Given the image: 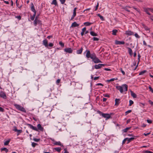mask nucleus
<instances>
[{
  "instance_id": "13",
  "label": "nucleus",
  "mask_w": 153,
  "mask_h": 153,
  "mask_svg": "<svg viewBox=\"0 0 153 153\" xmlns=\"http://www.w3.org/2000/svg\"><path fill=\"white\" fill-rule=\"evenodd\" d=\"M125 33L126 35L128 36L133 35L134 34V33L130 30L126 31Z\"/></svg>"
},
{
  "instance_id": "17",
  "label": "nucleus",
  "mask_w": 153,
  "mask_h": 153,
  "mask_svg": "<svg viewBox=\"0 0 153 153\" xmlns=\"http://www.w3.org/2000/svg\"><path fill=\"white\" fill-rule=\"evenodd\" d=\"M127 138L126 141H127V143H130L131 140L134 139V138L133 137L130 138Z\"/></svg>"
},
{
  "instance_id": "37",
  "label": "nucleus",
  "mask_w": 153,
  "mask_h": 153,
  "mask_svg": "<svg viewBox=\"0 0 153 153\" xmlns=\"http://www.w3.org/2000/svg\"><path fill=\"white\" fill-rule=\"evenodd\" d=\"M33 140L35 142H38L40 140V139H39L34 138L33 139Z\"/></svg>"
},
{
  "instance_id": "33",
  "label": "nucleus",
  "mask_w": 153,
  "mask_h": 153,
  "mask_svg": "<svg viewBox=\"0 0 153 153\" xmlns=\"http://www.w3.org/2000/svg\"><path fill=\"white\" fill-rule=\"evenodd\" d=\"M146 72V70H143V71L140 72L139 74V75H143Z\"/></svg>"
},
{
  "instance_id": "57",
  "label": "nucleus",
  "mask_w": 153,
  "mask_h": 153,
  "mask_svg": "<svg viewBox=\"0 0 153 153\" xmlns=\"http://www.w3.org/2000/svg\"><path fill=\"white\" fill-rule=\"evenodd\" d=\"M99 76L95 77L94 78V80H97L99 78Z\"/></svg>"
},
{
  "instance_id": "51",
  "label": "nucleus",
  "mask_w": 153,
  "mask_h": 153,
  "mask_svg": "<svg viewBox=\"0 0 153 153\" xmlns=\"http://www.w3.org/2000/svg\"><path fill=\"white\" fill-rule=\"evenodd\" d=\"M144 28H145V29L146 30H149V28H148V27H146V26H144Z\"/></svg>"
},
{
  "instance_id": "14",
  "label": "nucleus",
  "mask_w": 153,
  "mask_h": 153,
  "mask_svg": "<svg viewBox=\"0 0 153 153\" xmlns=\"http://www.w3.org/2000/svg\"><path fill=\"white\" fill-rule=\"evenodd\" d=\"M120 102V99H116L115 100V105L118 106Z\"/></svg>"
},
{
  "instance_id": "36",
  "label": "nucleus",
  "mask_w": 153,
  "mask_h": 153,
  "mask_svg": "<svg viewBox=\"0 0 153 153\" xmlns=\"http://www.w3.org/2000/svg\"><path fill=\"white\" fill-rule=\"evenodd\" d=\"M116 79H115V78H112V79H110L108 80H107V81L109 82H111V81H114L115 80H116Z\"/></svg>"
},
{
  "instance_id": "64",
  "label": "nucleus",
  "mask_w": 153,
  "mask_h": 153,
  "mask_svg": "<svg viewBox=\"0 0 153 153\" xmlns=\"http://www.w3.org/2000/svg\"><path fill=\"white\" fill-rule=\"evenodd\" d=\"M107 99H106V98H103V99H102V101L103 102H105L106 100Z\"/></svg>"
},
{
  "instance_id": "54",
  "label": "nucleus",
  "mask_w": 153,
  "mask_h": 153,
  "mask_svg": "<svg viewBox=\"0 0 153 153\" xmlns=\"http://www.w3.org/2000/svg\"><path fill=\"white\" fill-rule=\"evenodd\" d=\"M149 103L151 104L152 105H153V102L151 100H149Z\"/></svg>"
},
{
  "instance_id": "23",
  "label": "nucleus",
  "mask_w": 153,
  "mask_h": 153,
  "mask_svg": "<svg viewBox=\"0 0 153 153\" xmlns=\"http://www.w3.org/2000/svg\"><path fill=\"white\" fill-rule=\"evenodd\" d=\"M128 48L129 54L130 56H131L133 54L132 51L131 49L129 48Z\"/></svg>"
},
{
  "instance_id": "53",
  "label": "nucleus",
  "mask_w": 153,
  "mask_h": 153,
  "mask_svg": "<svg viewBox=\"0 0 153 153\" xmlns=\"http://www.w3.org/2000/svg\"><path fill=\"white\" fill-rule=\"evenodd\" d=\"M120 70H121V72H122V74H123V75H125V72H124L123 71V70H122V68H121V69H120Z\"/></svg>"
},
{
  "instance_id": "8",
  "label": "nucleus",
  "mask_w": 153,
  "mask_h": 153,
  "mask_svg": "<svg viewBox=\"0 0 153 153\" xmlns=\"http://www.w3.org/2000/svg\"><path fill=\"white\" fill-rule=\"evenodd\" d=\"M104 65L103 64H99L98 65H96L94 66V68L96 69H99L103 66H104Z\"/></svg>"
},
{
  "instance_id": "35",
  "label": "nucleus",
  "mask_w": 153,
  "mask_h": 153,
  "mask_svg": "<svg viewBox=\"0 0 153 153\" xmlns=\"http://www.w3.org/2000/svg\"><path fill=\"white\" fill-rule=\"evenodd\" d=\"M129 106H131L132 104H133L134 102L132 100H130L129 101Z\"/></svg>"
},
{
  "instance_id": "22",
  "label": "nucleus",
  "mask_w": 153,
  "mask_h": 153,
  "mask_svg": "<svg viewBox=\"0 0 153 153\" xmlns=\"http://www.w3.org/2000/svg\"><path fill=\"white\" fill-rule=\"evenodd\" d=\"M131 96L134 98H135L137 97V95L135 94L132 91H131Z\"/></svg>"
},
{
  "instance_id": "27",
  "label": "nucleus",
  "mask_w": 153,
  "mask_h": 153,
  "mask_svg": "<svg viewBox=\"0 0 153 153\" xmlns=\"http://www.w3.org/2000/svg\"><path fill=\"white\" fill-rule=\"evenodd\" d=\"M92 24V23H90L89 22H85L84 23V25L86 26H89Z\"/></svg>"
},
{
  "instance_id": "42",
  "label": "nucleus",
  "mask_w": 153,
  "mask_h": 153,
  "mask_svg": "<svg viewBox=\"0 0 153 153\" xmlns=\"http://www.w3.org/2000/svg\"><path fill=\"white\" fill-rule=\"evenodd\" d=\"M93 40L94 41H98L99 40V39L97 37H94L93 38Z\"/></svg>"
},
{
  "instance_id": "48",
  "label": "nucleus",
  "mask_w": 153,
  "mask_h": 153,
  "mask_svg": "<svg viewBox=\"0 0 153 153\" xmlns=\"http://www.w3.org/2000/svg\"><path fill=\"white\" fill-rule=\"evenodd\" d=\"M16 18H17L19 20H20V19H21V17L20 16H16Z\"/></svg>"
},
{
  "instance_id": "9",
  "label": "nucleus",
  "mask_w": 153,
  "mask_h": 153,
  "mask_svg": "<svg viewBox=\"0 0 153 153\" xmlns=\"http://www.w3.org/2000/svg\"><path fill=\"white\" fill-rule=\"evenodd\" d=\"M37 24L41 25V21L39 19L34 20V25L35 26H36Z\"/></svg>"
},
{
  "instance_id": "56",
  "label": "nucleus",
  "mask_w": 153,
  "mask_h": 153,
  "mask_svg": "<svg viewBox=\"0 0 153 153\" xmlns=\"http://www.w3.org/2000/svg\"><path fill=\"white\" fill-rule=\"evenodd\" d=\"M86 28L85 27L82 28V31L85 32L86 31Z\"/></svg>"
},
{
  "instance_id": "32",
  "label": "nucleus",
  "mask_w": 153,
  "mask_h": 153,
  "mask_svg": "<svg viewBox=\"0 0 153 153\" xmlns=\"http://www.w3.org/2000/svg\"><path fill=\"white\" fill-rule=\"evenodd\" d=\"M97 16L100 18V19L102 20L103 21L104 20V18L102 16H101L100 14L98 13L97 14Z\"/></svg>"
},
{
  "instance_id": "3",
  "label": "nucleus",
  "mask_w": 153,
  "mask_h": 153,
  "mask_svg": "<svg viewBox=\"0 0 153 153\" xmlns=\"http://www.w3.org/2000/svg\"><path fill=\"white\" fill-rule=\"evenodd\" d=\"M28 125L30 128L36 131H38L39 130L41 131H43L44 130L43 127L40 124H39L37 125V128L33 126L30 124H28Z\"/></svg>"
},
{
  "instance_id": "5",
  "label": "nucleus",
  "mask_w": 153,
  "mask_h": 153,
  "mask_svg": "<svg viewBox=\"0 0 153 153\" xmlns=\"http://www.w3.org/2000/svg\"><path fill=\"white\" fill-rule=\"evenodd\" d=\"M14 105L17 110L24 113L26 112V109L20 105L15 104H14Z\"/></svg>"
},
{
  "instance_id": "29",
  "label": "nucleus",
  "mask_w": 153,
  "mask_h": 153,
  "mask_svg": "<svg viewBox=\"0 0 153 153\" xmlns=\"http://www.w3.org/2000/svg\"><path fill=\"white\" fill-rule=\"evenodd\" d=\"M131 128V127L126 128L124 129H123V131L124 132H127V131L128 130V129H130Z\"/></svg>"
},
{
  "instance_id": "18",
  "label": "nucleus",
  "mask_w": 153,
  "mask_h": 153,
  "mask_svg": "<svg viewBox=\"0 0 153 153\" xmlns=\"http://www.w3.org/2000/svg\"><path fill=\"white\" fill-rule=\"evenodd\" d=\"M83 50V48L82 47L76 51V53L77 54H81L82 53Z\"/></svg>"
},
{
  "instance_id": "47",
  "label": "nucleus",
  "mask_w": 153,
  "mask_h": 153,
  "mask_svg": "<svg viewBox=\"0 0 153 153\" xmlns=\"http://www.w3.org/2000/svg\"><path fill=\"white\" fill-rule=\"evenodd\" d=\"M60 81V79H58L56 82V83L57 84H58L59 83Z\"/></svg>"
},
{
  "instance_id": "6",
  "label": "nucleus",
  "mask_w": 153,
  "mask_h": 153,
  "mask_svg": "<svg viewBox=\"0 0 153 153\" xmlns=\"http://www.w3.org/2000/svg\"><path fill=\"white\" fill-rule=\"evenodd\" d=\"M97 112L98 113L102 115L103 117L106 118L107 120L109 119L111 117L110 115L108 114L103 113L99 110L97 111Z\"/></svg>"
},
{
  "instance_id": "43",
  "label": "nucleus",
  "mask_w": 153,
  "mask_h": 153,
  "mask_svg": "<svg viewBox=\"0 0 153 153\" xmlns=\"http://www.w3.org/2000/svg\"><path fill=\"white\" fill-rule=\"evenodd\" d=\"M98 6H99V3H98V2H97V5L95 7V11H96L97 10Z\"/></svg>"
},
{
  "instance_id": "10",
  "label": "nucleus",
  "mask_w": 153,
  "mask_h": 153,
  "mask_svg": "<svg viewBox=\"0 0 153 153\" xmlns=\"http://www.w3.org/2000/svg\"><path fill=\"white\" fill-rule=\"evenodd\" d=\"M64 51L67 53H72L73 50L71 48H66L64 49Z\"/></svg>"
},
{
  "instance_id": "25",
  "label": "nucleus",
  "mask_w": 153,
  "mask_h": 153,
  "mask_svg": "<svg viewBox=\"0 0 153 153\" xmlns=\"http://www.w3.org/2000/svg\"><path fill=\"white\" fill-rule=\"evenodd\" d=\"M90 34L93 36H97V33H94L93 31H91L90 32Z\"/></svg>"
},
{
  "instance_id": "28",
  "label": "nucleus",
  "mask_w": 153,
  "mask_h": 153,
  "mask_svg": "<svg viewBox=\"0 0 153 153\" xmlns=\"http://www.w3.org/2000/svg\"><path fill=\"white\" fill-rule=\"evenodd\" d=\"M112 34L114 35H116L117 33V30L116 29L113 30L112 31Z\"/></svg>"
},
{
  "instance_id": "41",
  "label": "nucleus",
  "mask_w": 153,
  "mask_h": 153,
  "mask_svg": "<svg viewBox=\"0 0 153 153\" xmlns=\"http://www.w3.org/2000/svg\"><path fill=\"white\" fill-rule=\"evenodd\" d=\"M134 36H135L136 37L139 38H140V36L138 35L137 33H135L134 34Z\"/></svg>"
},
{
  "instance_id": "58",
  "label": "nucleus",
  "mask_w": 153,
  "mask_h": 153,
  "mask_svg": "<svg viewBox=\"0 0 153 153\" xmlns=\"http://www.w3.org/2000/svg\"><path fill=\"white\" fill-rule=\"evenodd\" d=\"M127 138H125L123 141V142H122V143H124L125 142H126V140H127Z\"/></svg>"
},
{
  "instance_id": "30",
  "label": "nucleus",
  "mask_w": 153,
  "mask_h": 153,
  "mask_svg": "<svg viewBox=\"0 0 153 153\" xmlns=\"http://www.w3.org/2000/svg\"><path fill=\"white\" fill-rule=\"evenodd\" d=\"M4 143H8L10 141V139H8L7 140H4Z\"/></svg>"
},
{
  "instance_id": "2",
  "label": "nucleus",
  "mask_w": 153,
  "mask_h": 153,
  "mask_svg": "<svg viewBox=\"0 0 153 153\" xmlns=\"http://www.w3.org/2000/svg\"><path fill=\"white\" fill-rule=\"evenodd\" d=\"M116 88L121 93H122L123 92L127 91H128V86L126 84H124L121 86H117Z\"/></svg>"
},
{
  "instance_id": "52",
  "label": "nucleus",
  "mask_w": 153,
  "mask_h": 153,
  "mask_svg": "<svg viewBox=\"0 0 153 153\" xmlns=\"http://www.w3.org/2000/svg\"><path fill=\"white\" fill-rule=\"evenodd\" d=\"M96 85L97 86H98V85H101L102 86H103V85L101 83H98L96 84Z\"/></svg>"
},
{
  "instance_id": "59",
  "label": "nucleus",
  "mask_w": 153,
  "mask_h": 153,
  "mask_svg": "<svg viewBox=\"0 0 153 153\" xmlns=\"http://www.w3.org/2000/svg\"><path fill=\"white\" fill-rule=\"evenodd\" d=\"M64 153H69L67 151L66 149H64Z\"/></svg>"
},
{
  "instance_id": "46",
  "label": "nucleus",
  "mask_w": 153,
  "mask_h": 153,
  "mask_svg": "<svg viewBox=\"0 0 153 153\" xmlns=\"http://www.w3.org/2000/svg\"><path fill=\"white\" fill-rule=\"evenodd\" d=\"M147 123H151L152 122V121L150 120H147Z\"/></svg>"
},
{
  "instance_id": "16",
  "label": "nucleus",
  "mask_w": 153,
  "mask_h": 153,
  "mask_svg": "<svg viewBox=\"0 0 153 153\" xmlns=\"http://www.w3.org/2000/svg\"><path fill=\"white\" fill-rule=\"evenodd\" d=\"M137 56H138V63H137V65L136 66L135 68L134 69V70H136V69L137 67L138 66V65L139 62V61H140V57H141V56H140V53H138V54Z\"/></svg>"
},
{
  "instance_id": "60",
  "label": "nucleus",
  "mask_w": 153,
  "mask_h": 153,
  "mask_svg": "<svg viewBox=\"0 0 153 153\" xmlns=\"http://www.w3.org/2000/svg\"><path fill=\"white\" fill-rule=\"evenodd\" d=\"M105 70L107 71H110L111 70V69L109 68H105L104 69Z\"/></svg>"
},
{
  "instance_id": "26",
  "label": "nucleus",
  "mask_w": 153,
  "mask_h": 153,
  "mask_svg": "<svg viewBox=\"0 0 153 153\" xmlns=\"http://www.w3.org/2000/svg\"><path fill=\"white\" fill-rule=\"evenodd\" d=\"M1 151H5L6 153H7L8 152V150L5 147L1 148Z\"/></svg>"
},
{
  "instance_id": "19",
  "label": "nucleus",
  "mask_w": 153,
  "mask_h": 153,
  "mask_svg": "<svg viewBox=\"0 0 153 153\" xmlns=\"http://www.w3.org/2000/svg\"><path fill=\"white\" fill-rule=\"evenodd\" d=\"M31 10L33 12H35V11H36L35 9L34 5L33 3H32L31 4Z\"/></svg>"
},
{
  "instance_id": "4",
  "label": "nucleus",
  "mask_w": 153,
  "mask_h": 153,
  "mask_svg": "<svg viewBox=\"0 0 153 153\" xmlns=\"http://www.w3.org/2000/svg\"><path fill=\"white\" fill-rule=\"evenodd\" d=\"M42 44L45 47L49 49H51L54 45L52 43H49L48 45V41L46 39H44L43 41Z\"/></svg>"
},
{
  "instance_id": "7",
  "label": "nucleus",
  "mask_w": 153,
  "mask_h": 153,
  "mask_svg": "<svg viewBox=\"0 0 153 153\" xmlns=\"http://www.w3.org/2000/svg\"><path fill=\"white\" fill-rule=\"evenodd\" d=\"M0 97L5 99L7 98V97L5 94L2 91L0 92Z\"/></svg>"
},
{
  "instance_id": "1",
  "label": "nucleus",
  "mask_w": 153,
  "mask_h": 153,
  "mask_svg": "<svg viewBox=\"0 0 153 153\" xmlns=\"http://www.w3.org/2000/svg\"><path fill=\"white\" fill-rule=\"evenodd\" d=\"M86 57L87 58H90L92 59V61L95 63L101 62V61L97 57L95 53H93L91 54L90 51L88 50H86Z\"/></svg>"
},
{
  "instance_id": "55",
  "label": "nucleus",
  "mask_w": 153,
  "mask_h": 153,
  "mask_svg": "<svg viewBox=\"0 0 153 153\" xmlns=\"http://www.w3.org/2000/svg\"><path fill=\"white\" fill-rule=\"evenodd\" d=\"M133 8V9H135V10H136V11H138V12H139V10L137 8H135L134 7H132Z\"/></svg>"
},
{
  "instance_id": "20",
  "label": "nucleus",
  "mask_w": 153,
  "mask_h": 153,
  "mask_svg": "<svg viewBox=\"0 0 153 153\" xmlns=\"http://www.w3.org/2000/svg\"><path fill=\"white\" fill-rule=\"evenodd\" d=\"M79 25V24H77L76 22H74L72 23L71 25V27H76L78 26Z\"/></svg>"
},
{
  "instance_id": "63",
  "label": "nucleus",
  "mask_w": 153,
  "mask_h": 153,
  "mask_svg": "<svg viewBox=\"0 0 153 153\" xmlns=\"http://www.w3.org/2000/svg\"><path fill=\"white\" fill-rule=\"evenodd\" d=\"M130 121H131V120L130 119H129L128 120H127V122H126L128 124V123H129L130 122Z\"/></svg>"
},
{
  "instance_id": "49",
  "label": "nucleus",
  "mask_w": 153,
  "mask_h": 153,
  "mask_svg": "<svg viewBox=\"0 0 153 153\" xmlns=\"http://www.w3.org/2000/svg\"><path fill=\"white\" fill-rule=\"evenodd\" d=\"M61 3L62 4H63L65 3V0H59Z\"/></svg>"
},
{
  "instance_id": "24",
  "label": "nucleus",
  "mask_w": 153,
  "mask_h": 153,
  "mask_svg": "<svg viewBox=\"0 0 153 153\" xmlns=\"http://www.w3.org/2000/svg\"><path fill=\"white\" fill-rule=\"evenodd\" d=\"M54 149L58 152H60L61 151V147H56L54 148Z\"/></svg>"
},
{
  "instance_id": "34",
  "label": "nucleus",
  "mask_w": 153,
  "mask_h": 153,
  "mask_svg": "<svg viewBox=\"0 0 153 153\" xmlns=\"http://www.w3.org/2000/svg\"><path fill=\"white\" fill-rule=\"evenodd\" d=\"M149 91L153 93V89L150 85L149 86Z\"/></svg>"
},
{
  "instance_id": "61",
  "label": "nucleus",
  "mask_w": 153,
  "mask_h": 153,
  "mask_svg": "<svg viewBox=\"0 0 153 153\" xmlns=\"http://www.w3.org/2000/svg\"><path fill=\"white\" fill-rule=\"evenodd\" d=\"M35 18V17H33V16H31L30 17V19L32 20L33 21L34 20V19Z\"/></svg>"
},
{
  "instance_id": "40",
  "label": "nucleus",
  "mask_w": 153,
  "mask_h": 153,
  "mask_svg": "<svg viewBox=\"0 0 153 153\" xmlns=\"http://www.w3.org/2000/svg\"><path fill=\"white\" fill-rule=\"evenodd\" d=\"M22 130H18L17 131H16L17 132L18 134H19L21 133H22Z\"/></svg>"
},
{
  "instance_id": "31",
  "label": "nucleus",
  "mask_w": 153,
  "mask_h": 153,
  "mask_svg": "<svg viewBox=\"0 0 153 153\" xmlns=\"http://www.w3.org/2000/svg\"><path fill=\"white\" fill-rule=\"evenodd\" d=\"M52 4H54L55 5H57V3L56 0H53V1L51 3Z\"/></svg>"
},
{
  "instance_id": "39",
  "label": "nucleus",
  "mask_w": 153,
  "mask_h": 153,
  "mask_svg": "<svg viewBox=\"0 0 153 153\" xmlns=\"http://www.w3.org/2000/svg\"><path fill=\"white\" fill-rule=\"evenodd\" d=\"M59 44L62 47H63L64 46V44L61 42H59Z\"/></svg>"
},
{
  "instance_id": "38",
  "label": "nucleus",
  "mask_w": 153,
  "mask_h": 153,
  "mask_svg": "<svg viewBox=\"0 0 153 153\" xmlns=\"http://www.w3.org/2000/svg\"><path fill=\"white\" fill-rule=\"evenodd\" d=\"M131 112V110H129L126 111L125 112V114H126V115L127 114H128L129 113H130V112Z\"/></svg>"
},
{
  "instance_id": "11",
  "label": "nucleus",
  "mask_w": 153,
  "mask_h": 153,
  "mask_svg": "<svg viewBox=\"0 0 153 153\" xmlns=\"http://www.w3.org/2000/svg\"><path fill=\"white\" fill-rule=\"evenodd\" d=\"M49 143H61L59 141H56L53 139L50 138L49 140Z\"/></svg>"
},
{
  "instance_id": "21",
  "label": "nucleus",
  "mask_w": 153,
  "mask_h": 153,
  "mask_svg": "<svg viewBox=\"0 0 153 153\" xmlns=\"http://www.w3.org/2000/svg\"><path fill=\"white\" fill-rule=\"evenodd\" d=\"M143 9H144V11L147 13V14H148L149 15H151L150 13L149 12V10L150 9L149 8H143Z\"/></svg>"
},
{
  "instance_id": "62",
  "label": "nucleus",
  "mask_w": 153,
  "mask_h": 153,
  "mask_svg": "<svg viewBox=\"0 0 153 153\" xmlns=\"http://www.w3.org/2000/svg\"><path fill=\"white\" fill-rule=\"evenodd\" d=\"M18 129H17V128L16 127L14 128L13 130L15 131H17Z\"/></svg>"
},
{
  "instance_id": "45",
  "label": "nucleus",
  "mask_w": 153,
  "mask_h": 153,
  "mask_svg": "<svg viewBox=\"0 0 153 153\" xmlns=\"http://www.w3.org/2000/svg\"><path fill=\"white\" fill-rule=\"evenodd\" d=\"M103 95L104 97H110L109 95L108 94H103Z\"/></svg>"
},
{
  "instance_id": "50",
  "label": "nucleus",
  "mask_w": 153,
  "mask_h": 153,
  "mask_svg": "<svg viewBox=\"0 0 153 153\" xmlns=\"http://www.w3.org/2000/svg\"><path fill=\"white\" fill-rule=\"evenodd\" d=\"M0 111L2 112H4V109L0 107Z\"/></svg>"
},
{
  "instance_id": "44",
  "label": "nucleus",
  "mask_w": 153,
  "mask_h": 153,
  "mask_svg": "<svg viewBox=\"0 0 153 153\" xmlns=\"http://www.w3.org/2000/svg\"><path fill=\"white\" fill-rule=\"evenodd\" d=\"M144 152L146 153H152V152L150 151H148V150L144 151Z\"/></svg>"
},
{
  "instance_id": "15",
  "label": "nucleus",
  "mask_w": 153,
  "mask_h": 153,
  "mask_svg": "<svg viewBox=\"0 0 153 153\" xmlns=\"http://www.w3.org/2000/svg\"><path fill=\"white\" fill-rule=\"evenodd\" d=\"M131 7L129 6H126L125 7H122V9L126 10V11L128 12H130V10L128 9V8H130Z\"/></svg>"
},
{
  "instance_id": "12",
  "label": "nucleus",
  "mask_w": 153,
  "mask_h": 153,
  "mask_svg": "<svg viewBox=\"0 0 153 153\" xmlns=\"http://www.w3.org/2000/svg\"><path fill=\"white\" fill-rule=\"evenodd\" d=\"M115 43L117 45H120L124 44L125 42L123 41H120L116 40L115 41Z\"/></svg>"
}]
</instances>
